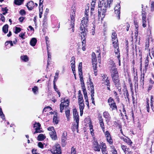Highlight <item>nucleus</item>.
I'll return each instance as SVG.
<instances>
[{
  "label": "nucleus",
  "instance_id": "f257e3e1",
  "mask_svg": "<svg viewBox=\"0 0 154 154\" xmlns=\"http://www.w3.org/2000/svg\"><path fill=\"white\" fill-rule=\"evenodd\" d=\"M113 1V0H107L106 1H105L104 0H99L98 4L99 7L101 9L107 8L108 5L109 7L110 4Z\"/></svg>",
  "mask_w": 154,
  "mask_h": 154
},
{
  "label": "nucleus",
  "instance_id": "f03ea898",
  "mask_svg": "<svg viewBox=\"0 0 154 154\" xmlns=\"http://www.w3.org/2000/svg\"><path fill=\"white\" fill-rule=\"evenodd\" d=\"M147 6L144 7L143 5H142V15L143 21V26L145 27L146 26V9Z\"/></svg>",
  "mask_w": 154,
  "mask_h": 154
},
{
  "label": "nucleus",
  "instance_id": "7ed1b4c3",
  "mask_svg": "<svg viewBox=\"0 0 154 154\" xmlns=\"http://www.w3.org/2000/svg\"><path fill=\"white\" fill-rule=\"evenodd\" d=\"M88 90L91 92V100H92V103L95 104L94 98V86L93 85V83L90 82V83L88 85Z\"/></svg>",
  "mask_w": 154,
  "mask_h": 154
},
{
  "label": "nucleus",
  "instance_id": "20e7f679",
  "mask_svg": "<svg viewBox=\"0 0 154 154\" xmlns=\"http://www.w3.org/2000/svg\"><path fill=\"white\" fill-rule=\"evenodd\" d=\"M51 151L53 154H61V149L59 144H56L53 146Z\"/></svg>",
  "mask_w": 154,
  "mask_h": 154
},
{
  "label": "nucleus",
  "instance_id": "39448f33",
  "mask_svg": "<svg viewBox=\"0 0 154 154\" xmlns=\"http://www.w3.org/2000/svg\"><path fill=\"white\" fill-rule=\"evenodd\" d=\"M48 130L50 131L49 134L52 139L54 140H56L57 139V136L54 127H48Z\"/></svg>",
  "mask_w": 154,
  "mask_h": 154
},
{
  "label": "nucleus",
  "instance_id": "423d86ee",
  "mask_svg": "<svg viewBox=\"0 0 154 154\" xmlns=\"http://www.w3.org/2000/svg\"><path fill=\"white\" fill-rule=\"evenodd\" d=\"M71 13L70 14V20H71V24H70V27L71 28H69V29H70L71 28H72V32H74V22H75V12L74 11H71Z\"/></svg>",
  "mask_w": 154,
  "mask_h": 154
},
{
  "label": "nucleus",
  "instance_id": "0eeeda50",
  "mask_svg": "<svg viewBox=\"0 0 154 154\" xmlns=\"http://www.w3.org/2000/svg\"><path fill=\"white\" fill-rule=\"evenodd\" d=\"M112 81L116 87H120V83L119 79V74L114 75L111 76Z\"/></svg>",
  "mask_w": 154,
  "mask_h": 154
},
{
  "label": "nucleus",
  "instance_id": "6e6552de",
  "mask_svg": "<svg viewBox=\"0 0 154 154\" xmlns=\"http://www.w3.org/2000/svg\"><path fill=\"white\" fill-rule=\"evenodd\" d=\"M115 12L118 17V20L120 19V4H117L114 8Z\"/></svg>",
  "mask_w": 154,
  "mask_h": 154
},
{
  "label": "nucleus",
  "instance_id": "1a4fd4ad",
  "mask_svg": "<svg viewBox=\"0 0 154 154\" xmlns=\"http://www.w3.org/2000/svg\"><path fill=\"white\" fill-rule=\"evenodd\" d=\"M92 146L93 148L94 151L98 152H100V147L97 140H94L93 142Z\"/></svg>",
  "mask_w": 154,
  "mask_h": 154
},
{
  "label": "nucleus",
  "instance_id": "9d476101",
  "mask_svg": "<svg viewBox=\"0 0 154 154\" xmlns=\"http://www.w3.org/2000/svg\"><path fill=\"white\" fill-rule=\"evenodd\" d=\"M110 72L111 73V76H113L119 74L117 71V69L116 68V66L115 64L114 63L112 66L110 70Z\"/></svg>",
  "mask_w": 154,
  "mask_h": 154
},
{
  "label": "nucleus",
  "instance_id": "9b49d317",
  "mask_svg": "<svg viewBox=\"0 0 154 154\" xmlns=\"http://www.w3.org/2000/svg\"><path fill=\"white\" fill-rule=\"evenodd\" d=\"M67 134L66 133H63L62 135L61 138L62 144L63 146H64L66 144V140L67 139L66 136Z\"/></svg>",
  "mask_w": 154,
  "mask_h": 154
},
{
  "label": "nucleus",
  "instance_id": "f8f14e48",
  "mask_svg": "<svg viewBox=\"0 0 154 154\" xmlns=\"http://www.w3.org/2000/svg\"><path fill=\"white\" fill-rule=\"evenodd\" d=\"M104 117L107 123L111 119L110 116L107 112H104L103 113Z\"/></svg>",
  "mask_w": 154,
  "mask_h": 154
},
{
  "label": "nucleus",
  "instance_id": "ddd939ff",
  "mask_svg": "<svg viewBox=\"0 0 154 154\" xmlns=\"http://www.w3.org/2000/svg\"><path fill=\"white\" fill-rule=\"evenodd\" d=\"M73 119H74V120L75 121L76 123V125H73L74 127L76 128V129L77 130V131L78 130V127H79V116H73Z\"/></svg>",
  "mask_w": 154,
  "mask_h": 154
},
{
  "label": "nucleus",
  "instance_id": "4468645a",
  "mask_svg": "<svg viewBox=\"0 0 154 154\" xmlns=\"http://www.w3.org/2000/svg\"><path fill=\"white\" fill-rule=\"evenodd\" d=\"M134 24L135 25V26L136 28L135 29V35L134 36L135 37V39H136V41H137V35L138 33V25L137 24V23L136 22L134 21Z\"/></svg>",
  "mask_w": 154,
  "mask_h": 154
},
{
  "label": "nucleus",
  "instance_id": "2eb2a0df",
  "mask_svg": "<svg viewBox=\"0 0 154 154\" xmlns=\"http://www.w3.org/2000/svg\"><path fill=\"white\" fill-rule=\"evenodd\" d=\"M26 6L29 10H32L34 7L33 2L32 1H29L27 3Z\"/></svg>",
  "mask_w": 154,
  "mask_h": 154
},
{
  "label": "nucleus",
  "instance_id": "dca6fc26",
  "mask_svg": "<svg viewBox=\"0 0 154 154\" xmlns=\"http://www.w3.org/2000/svg\"><path fill=\"white\" fill-rule=\"evenodd\" d=\"M70 62H71V66L72 69V70H73V69H75V58L74 57H72Z\"/></svg>",
  "mask_w": 154,
  "mask_h": 154
},
{
  "label": "nucleus",
  "instance_id": "f3484780",
  "mask_svg": "<svg viewBox=\"0 0 154 154\" xmlns=\"http://www.w3.org/2000/svg\"><path fill=\"white\" fill-rule=\"evenodd\" d=\"M112 42H118V39L117 37V35L115 32H113L112 33Z\"/></svg>",
  "mask_w": 154,
  "mask_h": 154
},
{
  "label": "nucleus",
  "instance_id": "a211bd4d",
  "mask_svg": "<svg viewBox=\"0 0 154 154\" xmlns=\"http://www.w3.org/2000/svg\"><path fill=\"white\" fill-rule=\"evenodd\" d=\"M37 42V40L36 38H33L30 40V44L31 46H34L35 45Z\"/></svg>",
  "mask_w": 154,
  "mask_h": 154
},
{
  "label": "nucleus",
  "instance_id": "6ab92c4d",
  "mask_svg": "<svg viewBox=\"0 0 154 154\" xmlns=\"http://www.w3.org/2000/svg\"><path fill=\"white\" fill-rule=\"evenodd\" d=\"M88 18L83 17V20L81 21V25H86L88 22Z\"/></svg>",
  "mask_w": 154,
  "mask_h": 154
},
{
  "label": "nucleus",
  "instance_id": "aec40b11",
  "mask_svg": "<svg viewBox=\"0 0 154 154\" xmlns=\"http://www.w3.org/2000/svg\"><path fill=\"white\" fill-rule=\"evenodd\" d=\"M20 59L23 62H27L29 60V58L27 55H23L20 57Z\"/></svg>",
  "mask_w": 154,
  "mask_h": 154
},
{
  "label": "nucleus",
  "instance_id": "412c9836",
  "mask_svg": "<svg viewBox=\"0 0 154 154\" xmlns=\"http://www.w3.org/2000/svg\"><path fill=\"white\" fill-rule=\"evenodd\" d=\"M47 51H48V59L47 64H48V65L49 64V62H50V60H51V53L49 52V50H48V45H47Z\"/></svg>",
  "mask_w": 154,
  "mask_h": 154
},
{
  "label": "nucleus",
  "instance_id": "4be33fe9",
  "mask_svg": "<svg viewBox=\"0 0 154 154\" xmlns=\"http://www.w3.org/2000/svg\"><path fill=\"white\" fill-rule=\"evenodd\" d=\"M79 75L80 81L81 82V86H84L85 84L84 82L82 73H81V74H80V73H79Z\"/></svg>",
  "mask_w": 154,
  "mask_h": 154
},
{
  "label": "nucleus",
  "instance_id": "5701e85b",
  "mask_svg": "<svg viewBox=\"0 0 154 154\" xmlns=\"http://www.w3.org/2000/svg\"><path fill=\"white\" fill-rule=\"evenodd\" d=\"M32 91L35 95L37 94L38 91V87L36 86H34L33 88H32Z\"/></svg>",
  "mask_w": 154,
  "mask_h": 154
},
{
  "label": "nucleus",
  "instance_id": "b1692460",
  "mask_svg": "<svg viewBox=\"0 0 154 154\" xmlns=\"http://www.w3.org/2000/svg\"><path fill=\"white\" fill-rule=\"evenodd\" d=\"M8 24H5L2 27V30L5 33H7L8 31Z\"/></svg>",
  "mask_w": 154,
  "mask_h": 154
},
{
  "label": "nucleus",
  "instance_id": "393cba45",
  "mask_svg": "<svg viewBox=\"0 0 154 154\" xmlns=\"http://www.w3.org/2000/svg\"><path fill=\"white\" fill-rule=\"evenodd\" d=\"M97 61H95V60L94 59H92V65H93V67L94 70H96L97 68Z\"/></svg>",
  "mask_w": 154,
  "mask_h": 154
},
{
  "label": "nucleus",
  "instance_id": "a878e982",
  "mask_svg": "<svg viewBox=\"0 0 154 154\" xmlns=\"http://www.w3.org/2000/svg\"><path fill=\"white\" fill-rule=\"evenodd\" d=\"M46 137L43 134H40L38 137V140L42 141Z\"/></svg>",
  "mask_w": 154,
  "mask_h": 154
},
{
  "label": "nucleus",
  "instance_id": "bb28decb",
  "mask_svg": "<svg viewBox=\"0 0 154 154\" xmlns=\"http://www.w3.org/2000/svg\"><path fill=\"white\" fill-rule=\"evenodd\" d=\"M110 109L112 110H117V106L116 105V103H114L112 104H110V105H109Z\"/></svg>",
  "mask_w": 154,
  "mask_h": 154
},
{
  "label": "nucleus",
  "instance_id": "cd10ccee",
  "mask_svg": "<svg viewBox=\"0 0 154 154\" xmlns=\"http://www.w3.org/2000/svg\"><path fill=\"white\" fill-rule=\"evenodd\" d=\"M114 52L117 58L119 57H120V54L119 53V48L114 49Z\"/></svg>",
  "mask_w": 154,
  "mask_h": 154
},
{
  "label": "nucleus",
  "instance_id": "c85d7f7f",
  "mask_svg": "<svg viewBox=\"0 0 154 154\" xmlns=\"http://www.w3.org/2000/svg\"><path fill=\"white\" fill-rule=\"evenodd\" d=\"M65 106L66 107L67 106L66 105H65L64 104V102H62L60 104V111L62 113L63 111V110L64 109V107Z\"/></svg>",
  "mask_w": 154,
  "mask_h": 154
},
{
  "label": "nucleus",
  "instance_id": "c756f323",
  "mask_svg": "<svg viewBox=\"0 0 154 154\" xmlns=\"http://www.w3.org/2000/svg\"><path fill=\"white\" fill-rule=\"evenodd\" d=\"M24 0H14V3L16 5H20L23 2Z\"/></svg>",
  "mask_w": 154,
  "mask_h": 154
},
{
  "label": "nucleus",
  "instance_id": "7c9ffc66",
  "mask_svg": "<svg viewBox=\"0 0 154 154\" xmlns=\"http://www.w3.org/2000/svg\"><path fill=\"white\" fill-rule=\"evenodd\" d=\"M82 62L80 63L79 65L78 70L79 73L81 74V73H82Z\"/></svg>",
  "mask_w": 154,
  "mask_h": 154
},
{
  "label": "nucleus",
  "instance_id": "2f4dec72",
  "mask_svg": "<svg viewBox=\"0 0 154 154\" xmlns=\"http://www.w3.org/2000/svg\"><path fill=\"white\" fill-rule=\"evenodd\" d=\"M124 92L123 94L125 98H127L128 100L129 99V94L128 91L127 90H125L124 91Z\"/></svg>",
  "mask_w": 154,
  "mask_h": 154
},
{
  "label": "nucleus",
  "instance_id": "473e14b6",
  "mask_svg": "<svg viewBox=\"0 0 154 154\" xmlns=\"http://www.w3.org/2000/svg\"><path fill=\"white\" fill-rule=\"evenodd\" d=\"M121 147L125 154H126L127 152L128 151V148H127L126 146L121 145Z\"/></svg>",
  "mask_w": 154,
  "mask_h": 154
},
{
  "label": "nucleus",
  "instance_id": "72a5a7b5",
  "mask_svg": "<svg viewBox=\"0 0 154 154\" xmlns=\"http://www.w3.org/2000/svg\"><path fill=\"white\" fill-rule=\"evenodd\" d=\"M82 95L81 94H79L78 97V103L83 102Z\"/></svg>",
  "mask_w": 154,
  "mask_h": 154
},
{
  "label": "nucleus",
  "instance_id": "f704fd0d",
  "mask_svg": "<svg viewBox=\"0 0 154 154\" xmlns=\"http://www.w3.org/2000/svg\"><path fill=\"white\" fill-rule=\"evenodd\" d=\"M105 84L106 85L108 86H110V83L109 82V80L108 79V78L107 77L105 80Z\"/></svg>",
  "mask_w": 154,
  "mask_h": 154
},
{
  "label": "nucleus",
  "instance_id": "c9c22d12",
  "mask_svg": "<svg viewBox=\"0 0 154 154\" xmlns=\"http://www.w3.org/2000/svg\"><path fill=\"white\" fill-rule=\"evenodd\" d=\"M79 103V109L80 110H83L84 107V105L83 103Z\"/></svg>",
  "mask_w": 154,
  "mask_h": 154
},
{
  "label": "nucleus",
  "instance_id": "e433bc0d",
  "mask_svg": "<svg viewBox=\"0 0 154 154\" xmlns=\"http://www.w3.org/2000/svg\"><path fill=\"white\" fill-rule=\"evenodd\" d=\"M124 141L130 145H131L132 143L131 140L128 138H127V139L126 138Z\"/></svg>",
  "mask_w": 154,
  "mask_h": 154
},
{
  "label": "nucleus",
  "instance_id": "4c0bfd02",
  "mask_svg": "<svg viewBox=\"0 0 154 154\" xmlns=\"http://www.w3.org/2000/svg\"><path fill=\"white\" fill-rule=\"evenodd\" d=\"M99 123L100 126L101 127L103 131L104 132L105 131V127L103 122H99Z\"/></svg>",
  "mask_w": 154,
  "mask_h": 154
},
{
  "label": "nucleus",
  "instance_id": "58836bf2",
  "mask_svg": "<svg viewBox=\"0 0 154 154\" xmlns=\"http://www.w3.org/2000/svg\"><path fill=\"white\" fill-rule=\"evenodd\" d=\"M106 140L110 144H112V139L111 136L106 137Z\"/></svg>",
  "mask_w": 154,
  "mask_h": 154
},
{
  "label": "nucleus",
  "instance_id": "ea45409f",
  "mask_svg": "<svg viewBox=\"0 0 154 154\" xmlns=\"http://www.w3.org/2000/svg\"><path fill=\"white\" fill-rule=\"evenodd\" d=\"M114 94L115 95V97L116 99V100L119 102V98L118 96V94L116 91H114Z\"/></svg>",
  "mask_w": 154,
  "mask_h": 154
},
{
  "label": "nucleus",
  "instance_id": "a19ab883",
  "mask_svg": "<svg viewBox=\"0 0 154 154\" xmlns=\"http://www.w3.org/2000/svg\"><path fill=\"white\" fill-rule=\"evenodd\" d=\"M73 116H79L77 110L76 108H75L73 110Z\"/></svg>",
  "mask_w": 154,
  "mask_h": 154
},
{
  "label": "nucleus",
  "instance_id": "79ce46f5",
  "mask_svg": "<svg viewBox=\"0 0 154 154\" xmlns=\"http://www.w3.org/2000/svg\"><path fill=\"white\" fill-rule=\"evenodd\" d=\"M0 116L1 117V118L4 120V119H5V116L2 111V109L0 107Z\"/></svg>",
  "mask_w": 154,
  "mask_h": 154
},
{
  "label": "nucleus",
  "instance_id": "37998d69",
  "mask_svg": "<svg viewBox=\"0 0 154 154\" xmlns=\"http://www.w3.org/2000/svg\"><path fill=\"white\" fill-rule=\"evenodd\" d=\"M146 108L147 109V111L148 112H149V100L147 99L146 101Z\"/></svg>",
  "mask_w": 154,
  "mask_h": 154
},
{
  "label": "nucleus",
  "instance_id": "c03bdc74",
  "mask_svg": "<svg viewBox=\"0 0 154 154\" xmlns=\"http://www.w3.org/2000/svg\"><path fill=\"white\" fill-rule=\"evenodd\" d=\"M149 64V60L148 58H146L145 60V69H147V67Z\"/></svg>",
  "mask_w": 154,
  "mask_h": 154
},
{
  "label": "nucleus",
  "instance_id": "a18cd8bd",
  "mask_svg": "<svg viewBox=\"0 0 154 154\" xmlns=\"http://www.w3.org/2000/svg\"><path fill=\"white\" fill-rule=\"evenodd\" d=\"M117 42H112V44H113L114 49L119 48L117 44Z\"/></svg>",
  "mask_w": 154,
  "mask_h": 154
},
{
  "label": "nucleus",
  "instance_id": "49530a36",
  "mask_svg": "<svg viewBox=\"0 0 154 154\" xmlns=\"http://www.w3.org/2000/svg\"><path fill=\"white\" fill-rule=\"evenodd\" d=\"M81 33L82 34V35H81L82 39H84V38H85V39H86L85 36L86 35V34L85 33V32H81Z\"/></svg>",
  "mask_w": 154,
  "mask_h": 154
},
{
  "label": "nucleus",
  "instance_id": "de8ad7c7",
  "mask_svg": "<svg viewBox=\"0 0 154 154\" xmlns=\"http://www.w3.org/2000/svg\"><path fill=\"white\" fill-rule=\"evenodd\" d=\"M35 131L34 132V134H35L37 133H39L41 132H42V131L40 130V128H35Z\"/></svg>",
  "mask_w": 154,
  "mask_h": 154
},
{
  "label": "nucleus",
  "instance_id": "09e8293b",
  "mask_svg": "<svg viewBox=\"0 0 154 154\" xmlns=\"http://www.w3.org/2000/svg\"><path fill=\"white\" fill-rule=\"evenodd\" d=\"M41 126V125L39 123H35L34 125V128H39Z\"/></svg>",
  "mask_w": 154,
  "mask_h": 154
},
{
  "label": "nucleus",
  "instance_id": "8fccbe9b",
  "mask_svg": "<svg viewBox=\"0 0 154 154\" xmlns=\"http://www.w3.org/2000/svg\"><path fill=\"white\" fill-rule=\"evenodd\" d=\"M88 12H89V11H88V9H87L86 8L85 10V17H87V18H88Z\"/></svg>",
  "mask_w": 154,
  "mask_h": 154
},
{
  "label": "nucleus",
  "instance_id": "3c124183",
  "mask_svg": "<svg viewBox=\"0 0 154 154\" xmlns=\"http://www.w3.org/2000/svg\"><path fill=\"white\" fill-rule=\"evenodd\" d=\"M65 114L67 119H68L70 114V110H67L65 111Z\"/></svg>",
  "mask_w": 154,
  "mask_h": 154
},
{
  "label": "nucleus",
  "instance_id": "603ef678",
  "mask_svg": "<svg viewBox=\"0 0 154 154\" xmlns=\"http://www.w3.org/2000/svg\"><path fill=\"white\" fill-rule=\"evenodd\" d=\"M81 87L83 92L84 95L87 94V91L85 89V85Z\"/></svg>",
  "mask_w": 154,
  "mask_h": 154
},
{
  "label": "nucleus",
  "instance_id": "864d4df0",
  "mask_svg": "<svg viewBox=\"0 0 154 154\" xmlns=\"http://www.w3.org/2000/svg\"><path fill=\"white\" fill-rule=\"evenodd\" d=\"M80 30L81 31V32H85L84 25L80 24Z\"/></svg>",
  "mask_w": 154,
  "mask_h": 154
},
{
  "label": "nucleus",
  "instance_id": "5fc2aeb1",
  "mask_svg": "<svg viewBox=\"0 0 154 154\" xmlns=\"http://www.w3.org/2000/svg\"><path fill=\"white\" fill-rule=\"evenodd\" d=\"M21 28L20 27H16L15 31V33L16 34H17L19 32L21 31Z\"/></svg>",
  "mask_w": 154,
  "mask_h": 154
},
{
  "label": "nucleus",
  "instance_id": "6e6d98bb",
  "mask_svg": "<svg viewBox=\"0 0 154 154\" xmlns=\"http://www.w3.org/2000/svg\"><path fill=\"white\" fill-rule=\"evenodd\" d=\"M103 132L105 133V136L106 138L108 137L111 136V135L108 131H107L105 132L104 131Z\"/></svg>",
  "mask_w": 154,
  "mask_h": 154
},
{
  "label": "nucleus",
  "instance_id": "4d7b16f0",
  "mask_svg": "<svg viewBox=\"0 0 154 154\" xmlns=\"http://www.w3.org/2000/svg\"><path fill=\"white\" fill-rule=\"evenodd\" d=\"M101 148L100 147V148H101V149H106V147L105 144V143L103 142L101 143Z\"/></svg>",
  "mask_w": 154,
  "mask_h": 154
},
{
  "label": "nucleus",
  "instance_id": "13d9d810",
  "mask_svg": "<svg viewBox=\"0 0 154 154\" xmlns=\"http://www.w3.org/2000/svg\"><path fill=\"white\" fill-rule=\"evenodd\" d=\"M25 32H21L19 35V36L21 37L23 39H24L25 38L24 37L25 35Z\"/></svg>",
  "mask_w": 154,
  "mask_h": 154
},
{
  "label": "nucleus",
  "instance_id": "bf43d9fd",
  "mask_svg": "<svg viewBox=\"0 0 154 154\" xmlns=\"http://www.w3.org/2000/svg\"><path fill=\"white\" fill-rule=\"evenodd\" d=\"M19 13L22 15H25L26 14L25 11L23 9L20 10V11Z\"/></svg>",
  "mask_w": 154,
  "mask_h": 154
},
{
  "label": "nucleus",
  "instance_id": "052dcab7",
  "mask_svg": "<svg viewBox=\"0 0 154 154\" xmlns=\"http://www.w3.org/2000/svg\"><path fill=\"white\" fill-rule=\"evenodd\" d=\"M44 0H39V7H41L42 8L43 5V2Z\"/></svg>",
  "mask_w": 154,
  "mask_h": 154
},
{
  "label": "nucleus",
  "instance_id": "680f3d73",
  "mask_svg": "<svg viewBox=\"0 0 154 154\" xmlns=\"http://www.w3.org/2000/svg\"><path fill=\"white\" fill-rule=\"evenodd\" d=\"M92 59H94L95 60V61H97V59H96V55L93 52L92 53Z\"/></svg>",
  "mask_w": 154,
  "mask_h": 154
},
{
  "label": "nucleus",
  "instance_id": "e2e57ef3",
  "mask_svg": "<svg viewBox=\"0 0 154 154\" xmlns=\"http://www.w3.org/2000/svg\"><path fill=\"white\" fill-rule=\"evenodd\" d=\"M53 121L54 122H55L56 124H58V120H57V117L56 116H54Z\"/></svg>",
  "mask_w": 154,
  "mask_h": 154
},
{
  "label": "nucleus",
  "instance_id": "0e129e2a",
  "mask_svg": "<svg viewBox=\"0 0 154 154\" xmlns=\"http://www.w3.org/2000/svg\"><path fill=\"white\" fill-rule=\"evenodd\" d=\"M53 82L54 89L55 91L57 92L58 91V89L57 88V87L55 83L54 82V81Z\"/></svg>",
  "mask_w": 154,
  "mask_h": 154
},
{
  "label": "nucleus",
  "instance_id": "69168bd1",
  "mask_svg": "<svg viewBox=\"0 0 154 154\" xmlns=\"http://www.w3.org/2000/svg\"><path fill=\"white\" fill-rule=\"evenodd\" d=\"M76 153V151L75 150V149L73 147H72L71 149V154H75Z\"/></svg>",
  "mask_w": 154,
  "mask_h": 154
},
{
  "label": "nucleus",
  "instance_id": "338daca9",
  "mask_svg": "<svg viewBox=\"0 0 154 154\" xmlns=\"http://www.w3.org/2000/svg\"><path fill=\"white\" fill-rule=\"evenodd\" d=\"M32 154H40L37 152V150L35 149H32Z\"/></svg>",
  "mask_w": 154,
  "mask_h": 154
},
{
  "label": "nucleus",
  "instance_id": "774afa93",
  "mask_svg": "<svg viewBox=\"0 0 154 154\" xmlns=\"http://www.w3.org/2000/svg\"><path fill=\"white\" fill-rule=\"evenodd\" d=\"M151 11H154V1L152 2L151 4Z\"/></svg>",
  "mask_w": 154,
  "mask_h": 154
}]
</instances>
